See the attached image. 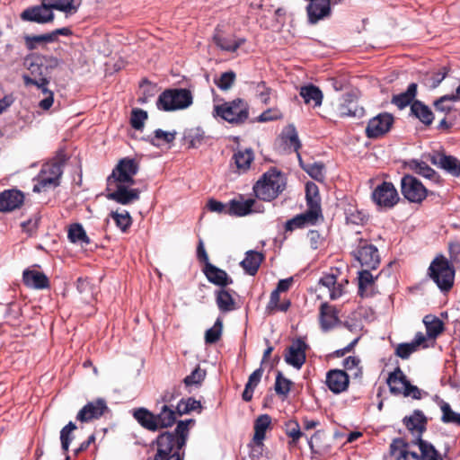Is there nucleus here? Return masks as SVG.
Masks as SVG:
<instances>
[{
  "label": "nucleus",
  "instance_id": "f257e3e1",
  "mask_svg": "<svg viewBox=\"0 0 460 460\" xmlns=\"http://www.w3.org/2000/svg\"><path fill=\"white\" fill-rule=\"evenodd\" d=\"M190 423H194V420H181L177 423L174 432L161 433L153 442V445H156L154 460H184V451L181 450L186 445Z\"/></svg>",
  "mask_w": 460,
  "mask_h": 460
},
{
  "label": "nucleus",
  "instance_id": "f03ea898",
  "mask_svg": "<svg viewBox=\"0 0 460 460\" xmlns=\"http://www.w3.org/2000/svg\"><path fill=\"white\" fill-rule=\"evenodd\" d=\"M285 185L280 172L271 168L254 184L253 191L259 199L271 201L284 190Z\"/></svg>",
  "mask_w": 460,
  "mask_h": 460
},
{
  "label": "nucleus",
  "instance_id": "7ed1b4c3",
  "mask_svg": "<svg viewBox=\"0 0 460 460\" xmlns=\"http://www.w3.org/2000/svg\"><path fill=\"white\" fill-rule=\"evenodd\" d=\"M428 276L441 291L447 292L454 285L455 268L444 255L439 254L430 262Z\"/></svg>",
  "mask_w": 460,
  "mask_h": 460
},
{
  "label": "nucleus",
  "instance_id": "20e7f679",
  "mask_svg": "<svg viewBox=\"0 0 460 460\" xmlns=\"http://www.w3.org/2000/svg\"><path fill=\"white\" fill-rule=\"evenodd\" d=\"M214 115L233 125L243 124L249 118L248 103L243 99L226 102L214 107Z\"/></svg>",
  "mask_w": 460,
  "mask_h": 460
},
{
  "label": "nucleus",
  "instance_id": "39448f33",
  "mask_svg": "<svg viewBox=\"0 0 460 460\" xmlns=\"http://www.w3.org/2000/svg\"><path fill=\"white\" fill-rule=\"evenodd\" d=\"M192 94L189 89H168L159 95L156 106L161 111H171L186 109L192 104Z\"/></svg>",
  "mask_w": 460,
  "mask_h": 460
},
{
  "label": "nucleus",
  "instance_id": "423d86ee",
  "mask_svg": "<svg viewBox=\"0 0 460 460\" xmlns=\"http://www.w3.org/2000/svg\"><path fill=\"white\" fill-rule=\"evenodd\" d=\"M401 192L411 203L420 204L429 195H434L422 182L411 174H405L401 179Z\"/></svg>",
  "mask_w": 460,
  "mask_h": 460
},
{
  "label": "nucleus",
  "instance_id": "0eeeda50",
  "mask_svg": "<svg viewBox=\"0 0 460 460\" xmlns=\"http://www.w3.org/2000/svg\"><path fill=\"white\" fill-rule=\"evenodd\" d=\"M128 182L107 181V199L121 205H129L140 198V190L130 188Z\"/></svg>",
  "mask_w": 460,
  "mask_h": 460
},
{
  "label": "nucleus",
  "instance_id": "6e6552de",
  "mask_svg": "<svg viewBox=\"0 0 460 460\" xmlns=\"http://www.w3.org/2000/svg\"><path fill=\"white\" fill-rule=\"evenodd\" d=\"M63 173L60 163H48L42 165L33 186L34 192L45 191L59 185V179Z\"/></svg>",
  "mask_w": 460,
  "mask_h": 460
},
{
  "label": "nucleus",
  "instance_id": "1a4fd4ad",
  "mask_svg": "<svg viewBox=\"0 0 460 460\" xmlns=\"http://www.w3.org/2000/svg\"><path fill=\"white\" fill-rule=\"evenodd\" d=\"M351 254L361 267L368 270L377 269L381 262L378 249L366 239L358 240V244Z\"/></svg>",
  "mask_w": 460,
  "mask_h": 460
},
{
  "label": "nucleus",
  "instance_id": "9d476101",
  "mask_svg": "<svg viewBox=\"0 0 460 460\" xmlns=\"http://www.w3.org/2000/svg\"><path fill=\"white\" fill-rule=\"evenodd\" d=\"M373 201L380 208H392L400 200L394 185L390 181H383L372 192Z\"/></svg>",
  "mask_w": 460,
  "mask_h": 460
},
{
  "label": "nucleus",
  "instance_id": "9b49d317",
  "mask_svg": "<svg viewBox=\"0 0 460 460\" xmlns=\"http://www.w3.org/2000/svg\"><path fill=\"white\" fill-rule=\"evenodd\" d=\"M138 172V164L135 159L123 158L119 160V164L112 170V172L107 178V181L112 182L113 181L119 182H128L135 184L133 177Z\"/></svg>",
  "mask_w": 460,
  "mask_h": 460
},
{
  "label": "nucleus",
  "instance_id": "f8f14e48",
  "mask_svg": "<svg viewBox=\"0 0 460 460\" xmlns=\"http://www.w3.org/2000/svg\"><path fill=\"white\" fill-rule=\"evenodd\" d=\"M433 165L444 170L454 177H460V160L454 155H447L445 151H434L424 155Z\"/></svg>",
  "mask_w": 460,
  "mask_h": 460
},
{
  "label": "nucleus",
  "instance_id": "ddd939ff",
  "mask_svg": "<svg viewBox=\"0 0 460 460\" xmlns=\"http://www.w3.org/2000/svg\"><path fill=\"white\" fill-rule=\"evenodd\" d=\"M394 116L388 112L379 113L369 119L366 128V136L371 139L384 137L394 124Z\"/></svg>",
  "mask_w": 460,
  "mask_h": 460
},
{
  "label": "nucleus",
  "instance_id": "4468645a",
  "mask_svg": "<svg viewBox=\"0 0 460 460\" xmlns=\"http://www.w3.org/2000/svg\"><path fill=\"white\" fill-rule=\"evenodd\" d=\"M174 399V395L171 392H165L162 396V402L159 411L155 414L158 430L172 427L179 417L177 410L173 409L172 404H169Z\"/></svg>",
  "mask_w": 460,
  "mask_h": 460
},
{
  "label": "nucleus",
  "instance_id": "2eb2a0df",
  "mask_svg": "<svg viewBox=\"0 0 460 460\" xmlns=\"http://www.w3.org/2000/svg\"><path fill=\"white\" fill-rule=\"evenodd\" d=\"M308 344L302 339L297 338L286 349L284 359L286 363L296 369H300L306 360V350Z\"/></svg>",
  "mask_w": 460,
  "mask_h": 460
},
{
  "label": "nucleus",
  "instance_id": "dca6fc26",
  "mask_svg": "<svg viewBox=\"0 0 460 460\" xmlns=\"http://www.w3.org/2000/svg\"><path fill=\"white\" fill-rule=\"evenodd\" d=\"M54 13L49 10L45 0H41L40 4L28 7L21 13L22 21L44 24L54 21Z\"/></svg>",
  "mask_w": 460,
  "mask_h": 460
},
{
  "label": "nucleus",
  "instance_id": "f3484780",
  "mask_svg": "<svg viewBox=\"0 0 460 460\" xmlns=\"http://www.w3.org/2000/svg\"><path fill=\"white\" fill-rule=\"evenodd\" d=\"M108 411L106 401L98 398L87 402L76 414V420L80 422H90L100 419Z\"/></svg>",
  "mask_w": 460,
  "mask_h": 460
},
{
  "label": "nucleus",
  "instance_id": "a211bd4d",
  "mask_svg": "<svg viewBox=\"0 0 460 460\" xmlns=\"http://www.w3.org/2000/svg\"><path fill=\"white\" fill-rule=\"evenodd\" d=\"M402 167L409 169L412 172L430 180L431 181L442 185L444 180L438 172H437L432 167H430L426 162L419 159H410L404 161Z\"/></svg>",
  "mask_w": 460,
  "mask_h": 460
},
{
  "label": "nucleus",
  "instance_id": "6ab92c4d",
  "mask_svg": "<svg viewBox=\"0 0 460 460\" xmlns=\"http://www.w3.org/2000/svg\"><path fill=\"white\" fill-rule=\"evenodd\" d=\"M325 384L332 393L339 394L348 390L349 376L345 370L330 369L326 373Z\"/></svg>",
  "mask_w": 460,
  "mask_h": 460
},
{
  "label": "nucleus",
  "instance_id": "aec40b11",
  "mask_svg": "<svg viewBox=\"0 0 460 460\" xmlns=\"http://www.w3.org/2000/svg\"><path fill=\"white\" fill-rule=\"evenodd\" d=\"M24 201V194L16 189L0 192V212H11L19 208Z\"/></svg>",
  "mask_w": 460,
  "mask_h": 460
},
{
  "label": "nucleus",
  "instance_id": "412c9836",
  "mask_svg": "<svg viewBox=\"0 0 460 460\" xmlns=\"http://www.w3.org/2000/svg\"><path fill=\"white\" fill-rule=\"evenodd\" d=\"M24 84L26 86L35 85L37 88L40 89L42 93L45 94V98L41 100L39 103V107L44 111L49 110L54 102V94L53 92L48 89V84H49V80L47 77H40L39 80L32 79L30 75H24L22 76Z\"/></svg>",
  "mask_w": 460,
  "mask_h": 460
},
{
  "label": "nucleus",
  "instance_id": "4be33fe9",
  "mask_svg": "<svg viewBox=\"0 0 460 460\" xmlns=\"http://www.w3.org/2000/svg\"><path fill=\"white\" fill-rule=\"evenodd\" d=\"M340 117H360L364 110L359 107L356 95L353 93H347L342 96L341 102L338 106Z\"/></svg>",
  "mask_w": 460,
  "mask_h": 460
},
{
  "label": "nucleus",
  "instance_id": "5701e85b",
  "mask_svg": "<svg viewBox=\"0 0 460 460\" xmlns=\"http://www.w3.org/2000/svg\"><path fill=\"white\" fill-rule=\"evenodd\" d=\"M202 271L210 283L218 286L221 288H226L233 283V279L227 274L226 270L217 268L212 263L205 264Z\"/></svg>",
  "mask_w": 460,
  "mask_h": 460
},
{
  "label": "nucleus",
  "instance_id": "b1692460",
  "mask_svg": "<svg viewBox=\"0 0 460 460\" xmlns=\"http://www.w3.org/2000/svg\"><path fill=\"white\" fill-rule=\"evenodd\" d=\"M338 314L339 312L335 306L329 305L327 302L322 303L319 307L321 328L323 331H329L335 327L340 323Z\"/></svg>",
  "mask_w": 460,
  "mask_h": 460
},
{
  "label": "nucleus",
  "instance_id": "393cba45",
  "mask_svg": "<svg viewBox=\"0 0 460 460\" xmlns=\"http://www.w3.org/2000/svg\"><path fill=\"white\" fill-rule=\"evenodd\" d=\"M23 284L34 289H46L49 288V279L45 273L36 270L26 269L22 273Z\"/></svg>",
  "mask_w": 460,
  "mask_h": 460
},
{
  "label": "nucleus",
  "instance_id": "a878e982",
  "mask_svg": "<svg viewBox=\"0 0 460 460\" xmlns=\"http://www.w3.org/2000/svg\"><path fill=\"white\" fill-rule=\"evenodd\" d=\"M402 422L410 431L417 432L420 438L427 429L428 419L420 410H414L411 416L403 418Z\"/></svg>",
  "mask_w": 460,
  "mask_h": 460
},
{
  "label": "nucleus",
  "instance_id": "bb28decb",
  "mask_svg": "<svg viewBox=\"0 0 460 460\" xmlns=\"http://www.w3.org/2000/svg\"><path fill=\"white\" fill-rule=\"evenodd\" d=\"M425 335L419 332L416 333L414 340L409 343H400L395 349V355L402 359H407L412 353L419 349L420 345L427 347Z\"/></svg>",
  "mask_w": 460,
  "mask_h": 460
},
{
  "label": "nucleus",
  "instance_id": "cd10ccee",
  "mask_svg": "<svg viewBox=\"0 0 460 460\" xmlns=\"http://www.w3.org/2000/svg\"><path fill=\"white\" fill-rule=\"evenodd\" d=\"M133 417L137 423L146 430L155 432L158 430L155 413L140 407L133 411Z\"/></svg>",
  "mask_w": 460,
  "mask_h": 460
},
{
  "label": "nucleus",
  "instance_id": "c85d7f7f",
  "mask_svg": "<svg viewBox=\"0 0 460 460\" xmlns=\"http://www.w3.org/2000/svg\"><path fill=\"white\" fill-rule=\"evenodd\" d=\"M390 453L394 460H422L417 453L408 451V444L402 438H396L392 442Z\"/></svg>",
  "mask_w": 460,
  "mask_h": 460
},
{
  "label": "nucleus",
  "instance_id": "c756f323",
  "mask_svg": "<svg viewBox=\"0 0 460 460\" xmlns=\"http://www.w3.org/2000/svg\"><path fill=\"white\" fill-rule=\"evenodd\" d=\"M264 260V255L261 252L250 250L246 252L244 259L240 262V266L243 269L245 273L254 276Z\"/></svg>",
  "mask_w": 460,
  "mask_h": 460
},
{
  "label": "nucleus",
  "instance_id": "7c9ffc66",
  "mask_svg": "<svg viewBox=\"0 0 460 460\" xmlns=\"http://www.w3.org/2000/svg\"><path fill=\"white\" fill-rule=\"evenodd\" d=\"M254 202L255 201L252 199L243 200V197L240 195L239 199H234L230 200L228 203V215L234 217H244L252 211V208Z\"/></svg>",
  "mask_w": 460,
  "mask_h": 460
},
{
  "label": "nucleus",
  "instance_id": "2f4dec72",
  "mask_svg": "<svg viewBox=\"0 0 460 460\" xmlns=\"http://www.w3.org/2000/svg\"><path fill=\"white\" fill-rule=\"evenodd\" d=\"M271 425V417L268 414L260 415L254 421V435L252 441L255 447H263L266 430Z\"/></svg>",
  "mask_w": 460,
  "mask_h": 460
},
{
  "label": "nucleus",
  "instance_id": "473e14b6",
  "mask_svg": "<svg viewBox=\"0 0 460 460\" xmlns=\"http://www.w3.org/2000/svg\"><path fill=\"white\" fill-rule=\"evenodd\" d=\"M417 90L418 84L416 83H411L408 85L407 90L404 93L393 95L391 102L398 109L402 110L408 105H411L415 101Z\"/></svg>",
  "mask_w": 460,
  "mask_h": 460
},
{
  "label": "nucleus",
  "instance_id": "72a5a7b5",
  "mask_svg": "<svg viewBox=\"0 0 460 460\" xmlns=\"http://www.w3.org/2000/svg\"><path fill=\"white\" fill-rule=\"evenodd\" d=\"M213 41L220 49L224 51L235 52L245 42V39L239 38L234 40L226 38L220 33L218 28H217L216 33L213 36Z\"/></svg>",
  "mask_w": 460,
  "mask_h": 460
},
{
  "label": "nucleus",
  "instance_id": "f704fd0d",
  "mask_svg": "<svg viewBox=\"0 0 460 460\" xmlns=\"http://www.w3.org/2000/svg\"><path fill=\"white\" fill-rule=\"evenodd\" d=\"M411 113L426 126L432 124L434 114L429 106L421 101L415 100L411 105Z\"/></svg>",
  "mask_w": 460,
  "mask_h": 460
},
{
  "label": "nucleus",
  "instance_id": "c9c22d12",
  "mask_svg": "<svg viewBox=\"0 0 460 460\" xmlns=\"http://www.w3.org/2000/svg\"><path fill=\"white\" fill-rule=\"evenodd\" d=\"M407 377L402 369L398 367L391 372L387 378V384L390 392L394 395L402 394V389L407 382Z\"/></svg>",
  "mask_w": 460,
  "mask_h": 460
},
{
  "label": "nucleus",
  "instance_id": "e433bc0d",
  "mask_svg": "<svg viewBox=\"0 0 460 460\" xmlns=\"http://www.w3.org/2000/svg\"><path fill=\"white\" fill-rule=\"evenodd\" d=\"M176 138L175 131H164L163 129H155L154 134L147 136L144 139L155 147H160L164 144H172Z\"/></svg>",
  "mask_w": 460,
  "mask_h": 460
},
{
  "label": "nucleus",
  "instance_id": "4c0bfd02",
  "mask_svg": "<svg viewBox=\"0 0 460 460\" xmlns=\"http://www.w3.org/2000/svg\"><path fill=\"white\" fill-rule=\"evenodd\" d=\"M299 94L306 104L313 102L314 107H317L322 104L323 93L314 84H308L301 87Z\"/></svg>",
  "mask_w": 460,
  "mask_h": 460
},
{
  "label": "nucleus",
  "instance_id": "58836bf2",
  "mask_svg": "<svg viewBox=\"0 0 460 460\" xmlns=\"http://www.w3.org/2000/svg\"><path fill=\"white\" fill-rule=\"evenodd\" d=\"M239 172H246L254 159L253 151L251 148L236 151L232 158Z\"/></svg>",
  "mask_w": 460,
  "mask_h": 460
},
{
  "label": "nucleus",
  "instance_id": "ea45409f",
  "mask_svg": "<svg viewBox=\"0 0 460 460\" xmlns=\"http://www.w3.org/2000/svg\"><path fill=\"white\" fill-rule=\"evenodd\" d=\"M216 302L218 309L223 312H231L235 309V301L229 289L224 288L216 292Z\"/></svg>",
  "mask_w": 460,
  "mask_h": 460
},
{
  "label": "nucleus",
  "instance_id": "a19ab883",
  "mask_svg": "<svg viewBox=\"0 0 460 460\" xmlns=\"http://www.w3.org/2000/svg\"><path fill=\"white\" fill-rule=\"evenodd\" d=\"M282 140L289 149H293V151L296 152L297 156L301 161L298 152L301 147V143L294 125H288L285 128L282 132Z\"/></svg>",
  "mask_w": 460,
  "mask_h": 460
},
{
  "label": "nucleus",
  "instance_id": "79ce46f5",
  "mask_svg": "<svg viewBox=\"0 0 460 460\" xmlns=\"http://www.w3.org/2000/svg\"><path fill=\"white\" fill-rule=\"evenodd\" d=\"M262 375L263 369L261 367L257 368L250 375L242 394V398L244 402L252 401L254 389L261 382Z\"/></svg>",
  "mask_w": 460,
  "mask_h": 460
},
{
  "label": "nucleus",
  "instance_id": "37998d69",
  "mask_svg": "<svg viewBox=\"0 0 460 460\" xmlns=\"http://www.w3.org/2000/svg\"><path fill=\"white\" fill-rule=\"evenodd\" d=\"M427 335L429 338H437L444 332V323L437 316L429 314L423 319Z\"/></svg>",
  "mask_w": 460,
  "mask_h": 460
},
{
  "label": "nucleus",
  "instance_id": "c03bdc74",
  "mask_svg": "<svg viewBox=\"0 0 460 460\" xmlns=\"http://www.w3.org/2000/svg\"><path fill=\"white\" fill-rule=\"evenodd\" d=\"M67 237L71 243L88 245L91 243L83 226L79 223L72 224L68 228Z\"/></svg>",
  "mask_w": 460,
  "mask_h": 460
},
{
  "label": "nucleus",
  "instance_id": "a18cd8bd",
  "mask_svg": "<svg viewBox=\"0 0 460 460\" xmlns=\"http://www.w3.org/2000/svg\"><path fill=\"white\" fill-rule=\"evenodd\" d=\"M371 270L365 268L358 273V295L361 297L369 296L371 293H367V288L375 284V280L377 279L374 278L370 272Z\"/></svg>",
  "mask_w": 460,
  "mask_h": 460
},
{
  "label": "nucleus",
  "instance_id": "49530a36",
  "mask_svg": "<svg viewBox=\"0 0 460 460\" xmlns=\"http://www.w3.org/2000/svg\"><path fill=\"white\" fill-rule=\"evenodd\" d=\"M305 201L307 208H322L319 188L312 181L305 184Z\"/></svg>",
  "mask_w": 460,
  "mask_h": 460
},
{
  "label": "nucleus",
  "instance_id": "de8ad7c7",
  "mask_svg": "<svg viewBox=\"0 0 460 460\" xmlns=\"http://www.w3.org/2000/svg\"><path fill=\"white\" fill-rule=\"evenodd\" d=\"M183 138L189 144V147L198 148L203 144L206 136L202 128H194L186 130Z\"/></svg>",
  "mask_w": 460,
  "mask_h": 460
},
{
  "label": "nucleus",
  "instance_id": "09e8293b",
  "mask_svg": "<svg viewBox=\"0 0 460 460\" xmlns=\"http://www.w3.org/2000/svg\"><path fill=\"white\" fill-rule=\"evenodd\" d=\"M417 444L420 450L421 456H420L422 458V460H444L442 456L432 444L421 439V438H418Z\"/></svg>",
  "mask_w": 460,
  "mask_h": 460
},
{
  "label": "nucleus",
  "instance_id": "8fccbe9b",
  "mask_svg": "<svg viewBox=\"0 0 460 460\" xmlns=\"http://www.w3.org/2000/svg\"><path fill=\"white\" fill-rule=\"evenodd\" d=\"M303 226H314L320 219H323L322 208H307V209L297 215Z\"/></svg>",
  "mask_w": 460,
  "mask_h": 460
},
{
  "label": "nucleus",
  "instance_id": "3c124183",
  "mask_svg": "<svg viewBox=\"0 0 460 460\" xmlns=\"http://www.w3.org/2000/svg\"><path fill=\"white\" fill-rule=\"evenodd\" d=\"M438 405L442 411L441 421L444 423H453L460 426V413L455 412L448 402L440 399Z\"/></svg>",
  "mask_w": 460,
  "mask_h": 460
},
{
  "label": "nucleus",
  "instance_id": "603ef678",
  "mask_svg": "<svg viewBox=\"0 0 460 460\" xmlns=\"http://www.w3.org/2000/svg\"><path fill=\"white\" fill-rule=\"evenodd\" d=\"M45 2L51 12L58 10L71 14L77 11L75 0H45Z\"/></svg>",
  "mask_w": 460,
  "mask_h": 460
},
{
  "label": "nucleus",
  "instance_id": "864d4df0",
  "mask_svg": "<svg viewBox=\"0 0 460 460\" xmlns=\"http://www.w3.org/2000/svg\"><path fill=\"white\" fill-rule=\"evenodd\" d=\"M292 385L293 382L285 377L281 371H277L274 390L278 395L287 398L291 390Z\"/></svg>",
  "mask_w": 460,
  "mask_h": 460
},
{
  "label": "nucleus",
  "instance_id": "5fc2aeb1",
  "mask_svg": "<svg viewBox=\"0 0 460 460\" xmlns=\"http://www.w3.org/2000/svg\"><path fill=\"white\" fill-rule=\"evenodd\" d=\"M223 332V322L220 318H217L214 325L206 331L205 332V342L207 344H215L217 342Z\"/></svg>",
  "mask_w": 460,
  "mask_h": 460
},
{
  "label": "nucleus",
  "instance_id": "6e6d98bb",
  "mask_svg": "<svg viewBox=\"0 0 460 460\" xmlns=\"http://www.w3.org/2000/svg\"><path fill=\"white\" fill-rule=\"evenodd\" d=\"M77 429L76 425L69 421L61 430H60V441L61 447L65 454H67L70 443L73 439L72 433L74 430Z\"/></svg>",
  "mask_w": 460,
  "mask_h": 460
},
{
  "label": "nucleus",
  "instance_id": "4d7b16f0",
  "mask_svg": "<svg viewBox=\"0 0 460 460\" xmlns=\"http://www.w3.org/2000/svg\"><path fill=\"white\" fill-rule=\"evenodd\" d=\"M110 216L113 218L116 226L123 232L126 233L132 225V217L128 211L124 213H119L117 211H111Z\"/></svg>",
  "mask_w": 460,
  "mask_h": 460
},
{
  "label": "nucleus",
  "instance_id": "13d9d810",
  "mask_svg": "<svg viewBox=\"0 0 460 460\" xmlns=\"http://www.w3.org/2000/svg\"><path fill=\"white\" fill-rule=\"evenodd\" d=\"M176 410L179 416H182L183 414H188L192 411H196L198 409H201V403L199 401L190 397L186 401L181 399L176 405Z\"/></svg>",
  "mask_w": 460,
  "mask_h": 460
},
{
  "label": "nucleus",
  "instance_id": "bf43d9fd",
  "mask_svg": "<svg viewBox=\"0 0 460 460\" xmlns=\"http://www.w3.org/2000/svg\"><path fill=\"white\" fill-rule=\"evenodd\" d=\"M26 62H28V70L34 76L31 77L32 79L39 80L40 77H45L42 72V62L40 55H32L26 59Z\"/></svg>",
  "mask_w": 460,
  "mask_h": 460
},
{
  "label": "nucleus",
  "instance_id": "052dcab7",
  "mask_svg": "<svg viewBox=\"0 0 460 460\" xmlns=\"http://www.w3.org/2000/svg\"><path fill=\"white\" fill-rule=\"evenodd\" d=\"M206 377V371L201 369L199 366H197L195 369L188 375L184 379V385L189 386H200Z\"/></svg>",
  "mask_w": 460,
  "mask_h": 460
},
{
  "label": "nucleus",
  "instance_id": "680f3d73",
  "mask_svg": "<svg viewBox=\"0 0 460 460\" xmlns=\"http://www.w3.org/2000/svg\"><path fill=\"white\" fill-rule=\"evenodd\" d=\"M147 112L142 109L134 108L131 111L130 125L133 128L140 130L144 128L145 121L147 119Z\"/></svg>",
  "mask_w": 460,
  "mask_h": 460
},
{
  "label": "nucleus",
  "instance_id": "e2e57ef3",
  "mask_svg": "<svg viewBox=\"0 0 460 460\" xmlns=\"http://www.w3.org/2000/svg\"><path fill=\"white\" fill-rule=\"evenodd\" d=\"M24 42L29 50H34L40 44L50 43L51 37H49V33L41 35H26L24 36Z\"/></svg>",
  "mask_w": 460,
  "mask_h": 460
},
{
  "label": "nucleus",
  "instance_id": "0e129e2a",
  "mask_svg": "<svg viewBox=\"0 0 460 460\" xmlns=\"http://www.w3.org/2000/svg\"><path fill=\"white\" fill-rule=\"evenodd\" d=\"M303 169L314 180L323 181L324 180V164L321 162H315L306 166H303Z\"/></svg>",
  "mask_w": 460,
  "mask_h": 460
},
{
  "label": "nucleus",
  "instance_id": "69168bd1",
  "mask_svg": "<svg viewBox=\"0 0 460 460\" xmlns=\"http://www.w3.org/2000/svg\"><path fill=\"white\" fill-rule=\"evenodd\" d=\"M235 78L236 75L234 71H227L221 74L220 77L215 80V84L222 91H227L234 84Z\"/></svg>",
  "mask_w": 460,
  "mask_h": 460
},
{
  "label": "nucleus",
  "instance_id": "338daca9",
  "mask_svg": "<svg viewBox=\"0 0 460 460\" xmlns=\"http://www.w3.org/2000/svg\"><path fill=\"white\" fill-rule=\"evenodd\" d=\"M452 102H455L454 94H447L436 100L433 105L437 111H441L447 114L453 110L451 105Z\"/></svg>",
  "mask_w": 460,
  "mask_h": 460
},
{
  "label": "nucleus",
  "instance_id": "774afa93",
  "mask_svg": "<svg viewBox=\"0 0 460 460\" xmlns=\"http://www.w3.org/2000/svg\"><path fill=\"white\" fill-rule=\"evenodd\" d=\"M40 222V217L39 215L32 216L27 221L21 224V227L29 236H34L37 234Z\"/></svg>",
  "mask_w": 460,
  "mask_h": 460
}]
</instances>
